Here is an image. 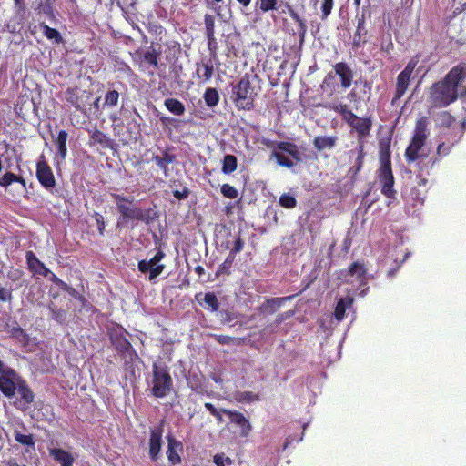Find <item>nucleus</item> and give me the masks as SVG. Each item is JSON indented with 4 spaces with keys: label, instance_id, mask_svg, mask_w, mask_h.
Returning <instances> with one entry per match:
<instances>
[{
    "label": "nucleus",
    "instance_id": "obj_50",
    "mask_svg": "<svg viewBox=\"0 0 466 466\" xmlns=\"http://www.w3.org/2000/svg\"><path fill=\"white\" fill-rule=\"evenodd\" d=\"M11 337L16 339L18 341L25 344L28 341V335L26 332L19 326L13 327L10 330Z\"/></svg>",
    "mask_w": 466,
    "mask_h": 466
},
{
    "label": "nucleus",
    "instance_id": "obj_7",
    "mask_svg": "<svg viewBox=\"0 0 466 466\" xmlns=\"http://www.w3.org/2000/svg\"><path fill=\"white\" fill-rule=\"evenodd\" d=\"M377 177L381 185V194L387 198H395L397 191L394 189L395 178L391 165L380 166L377 170Z\"/></svg>",
    "mask_w": 466,
    "mask_h": 466
},
{
    "label": "nucleus",
    "instance_id": "obj_63",
    "mask_svg": "<svg viewBox=\"0 0 466 466\" xmlns=\"http://www.w3.org/2000/svg\"><path fill=\"white\" fill-rule=\"evenodd\" d=\"M417 64H418V59H415V58L410 59L409 61V63L406 65L405 68L400 73L411 76Z\"/></svg>",
    "mask_w": 466,
    "mask_h": 466
},
{
    "label": "nucleus",
    "instance_id": "obj_21",
    "mask_svg": "<svg viewBox=\"0 0 466 466\" xmlns=\"http://www.w3.org/2000/svg\"><path fill=\"white\" fill-rule=\"evenodd\" d=\"M49 455L60 466H73L75 462L74 456L67 451L61 448H53L49 450Z\"/></svg>",
    "mask_w": 466,
    "mask_h": 466
},
{
    "label": "nucleus",
    "instance_id": "obj_52",
    "mask_svg": "<svg viewBox=\"0 0 466 466\" xmlns=\"http://www.w3.org/2000/svg\"><path fill=\"white\" fill-rule=\"evenodd\" d=\"M221 193L227 198H236L238 196V190L229 184H223L221 186Z\"/></svg>",
    "mask_w": 466,
    "mask_h": 466
},
{
    "label": "nucleus",
    "instance_id": "obj_56",
    "mask_svg": "<svg viewBox=\"0 0 466 466\" xmlns=\"http://www.w3.org/2000/svg\"><path fill=\"white\" fill-rule=\"evenodd\" d=\"M333 8V0H323L321 5V18L326 19Z\"/></svg>",
    "mask_w": 466,
    "mask_h": 466
},
{
    "label": "nucleus",
    "instance_id": "obj_51",
    "mask_svg": "<svg viewBox=\"0 0 466 466\" xmlns=\"http://www.w3.org/2000/svg\"><path fill=\"white\" fill-rule=\"evenodd\" d=\"M237 400L239 402L250 403L255 400H259V397L251 391H243L238 394Z\"/></svg>",
    "mask_w": 466,
    "mask_h": 466
},
{
    "label": "nucleus",
    "instance_id": "obj_4",
    "mask_svg": "<svg viewBox=\"0 0 466 466\" xmlns=\"http://www.w3.org/2000/svg\"><path fill=\"white\" fill-rule=\"evenodd\" d=\"M268 147L274 148L271 157H274L279 166L291 168L295 162L302 161V155L299 147L289 141H271L267 144Z\"/></svg>",
    "mask_w": 466,
    "mask_h": 466
},
{
    "label": "nucleus",
    "instance_id": "obj_33",
    "mask_svg": "<svg viewBox=\"0 0 466 466\" xmlns=\"http://www.w3.org/2000/svg\"><path fill=\"white\" fill-rule=\"evenodd\" d=\"M68 138V133L66 130H60L56 139H54V143L57 147V154L60 156L62 159L66 157L67 148H66V141Z\"/></svg>",
    "mask_w": 466,
    "mask_h": 466
},
{
    "label": "nucleus",
    "instance_id": "obj_5",
    "mask_svg": "<svg viewBox=\"0 0 466 466\" xmlns=\"http://www.w3.org/2000/svg\"><path fill=\"white\" fill-rule=\"evenodd\" d=\"M150 385L152 396L157 399L165 398L173 390V379L166 364L153 363Z\"/></svg>",
    "mask_w": 466,
    "mask_h": 466
},
{
    "label": "nucleus",
    "instance_id": "obj_24",
    "mask_svg": "<svg viewBox=\"0 0 466 466\" xmlns=\"http://www.w3.org/2000/svg\"><path fill=\"white\" fill-rule=\"evenodd\" d=\"M390 142V138H382L379 141L380 166L391 165Z\"/></svg>",
    "mask_w": 466,
    "mask_h": 466
},
{
    "label": "nucleus",
    "instance_id": "obj_19",
    "mask_svg": "<svg viewBox=\"0 0 466 466\" xmlns=\"http://www.w3.org/2000/svg\"><path fill=\"white\" fill-rule=\"evenodd\" d=\"M167 456L169 462L172 465L179 464L181 462V457L178 451L183 450V445L180 441H177L172 435L167 437Z\"/></svg>",
    "mask_w": 466,
    "mask_h": 466
},
{
    "label": "nucleus",
    "instance_id": "obj_53",
    "mask_svg": "<svg viewBox=\"0 0 466 466\" xmlns=\"http://www.w3.org/2000/svg\"><path fill=\"white\" fill-rule=\"evenodd\" d=\"M357 151H358V157H357L356 163H355L356 164L355 174H357L362 168V166H363V161H364V157H365L363 143L359 144V146L357 147Z\"/></svg>",
    "mask_w": 466,
    "mask_h": 466
},
{
    "label": "nucleus",
    "instance_id": "obj_6",
    "mask_svg": "<svg viewBox=\"0 0 466 466\" xmlns=\"http://www.w3.org/2000/svg\"><path fill=\"white\" fill-rule=\"evenodd\" d=\"M428 120L426 116L420 117L416 121L414 133L410 145L405 150V158L408 163L414 162L420 157H426L420 153L425 145L428 137Z\"/></svg>",
    "mask_w": 466,
    "mask_h": 466
},
{
    "label": "nucleus",
    "instance_id": "obj_22",
    "mask_svg": "<svg viewBox=\"0 0 466 466\" xmlns=\"http://www.w3.org/2000/svg\"><path fill=\"white\" fill-rule=\"evenodd\" d=\"M351 127L357 132L360 142L370 135L372 127L370 117H360L356 119Z\"/></svg>",
    "mask_w": 466,
    "mask_h": 466
},
{
    "label": "nucleus",
    "instance_id": "obj_45",
    "mask_svg": "<svg viewBox=\"0 0 466 466\" xmlns=\"http://www.w3.org/2000/svg\"><path fill=\"white\" fill-rule=\"evenodd\" d=\"M441 127H446V129L444 131H448L450 129L461 130L460 128L452 126L455 123L456 119L449 112H443L441 115Z\"/></svg>",
    "mask_w": 466,
    "mask_h": 466
},
{
    "label": "nucleus",
    "instance_id": "obj_3",
    "mask_svg": "<svg viewBox=\"0 0 466 466\" xmlns=\"http://www.w3.org/2000/svg\"><path fill=\"white\" fill-rule=\"evenodd\" d=\"M257 96L248 75L243 76L236 85L232 86L231 100L238 110H252Z\"/></svg>",
    "mask_w": 466,
    "mask_h": 466
},
{
    "label": "nucleus",
    "instance_id": "obj_32",
    "mask_svg": "<svg viewBox=\"0 0 466 466\" xmlns=\"http://www.w3.org/2000/svg\"><path fill=\"white\" fill-rule=\"evenodd\" d=\"M353 301V298L349 296L339 299V300L337 302L334 311V317L337 320L340 321L344 319L346 309L350 308Z\"/></svg>",
    "mask_w": 466,
    "mask_h": 466
},
{
    "label": "nucleus",
    "instance_id": "obj_8",
    "mask_svg": "<svg viewBox=\"0 0 466 466\" xmlns=\"http://www.w3.org/2000/svg\"><path fill=\"white\" fill-rule=\"evenodd\" d=\"M166 254L162 250L157 252L149 260H140L137 264L138 270L141 273L149 272L148 279L150 281L157 278L165 269V265L159 262L165 258Z\"/></svg>",
    "mask_w": 466,
    "mask_h": 466
},
{
    "label": "nucleus",
    "instance_id": "obj_27",
    "mask_svg": "<svg viewBox=\"0 0 466 466\" xmlns=\"http://www.w3.org/2000/svg\"><path fill=\"white\" fill-rule=\"evenodd\" d=\"M19 381L20 382L17 385L16 391L20 395L21 400L25 404L33 403L35 400V394L32 389L29 387L27 381L24 378L19 380Z\"/></svg>",
    "mask_w": 466,
    "mask_h": 466
},
{
    "label": "nucleus",
    "instance_id": "obj_42",
    "mask_svg": "<svg viewBox=\"0 0 466 466\" xmlns=\"http://www.w3.org/2000/svg\"><path fill=\"white\" fill-rule=\"evenodd\" d=\"M14 438L16 442L35 448V439L33 434H23L18 430H15L14 431Z\"/></svg>",
    "mask_w": 466,
    "mask_h": 466
},
{
    "label": "nucleus",
    "instance_id": "obj_9",
    "mask_svg": "<svg viewBox=\"0 0 466 466\" xmlns=\"http://www.w3.org/2000/svg\"><path fill=\"white\" fill-rule=\"evenodd\" d=\"M463 130L450 129L442 131L441 137L442 141L437 147V155L439 157L447 156L451 148L461 140Z\"/></svg>",
    "mask_w": 466,
    "mask_h": 466
},
{
    "label": "nucleus",
    "instance_id": "obj_10",
    "mask_svg": "<svg viewBox=\"0 0 466 466\" xmlns=\"http://www.w3.org/2000/svg\"><path fill=\"white\" fill-rule=\"evenodd\" d=\"M42 158L44 157L42 156ZM36 178L40 185L46 189H51L56 186V178L52 168L45 160H39L36 164Z\"/></svg>",
    "mask_w": 466,
    "mask_h": 466
},
{
    "label": "nucleus",
    "instance_id": "obj_35",
    "mask_svg": "<svg viewBox=\"0 0 466 466\" xmlns=\"http://www.w3.org/2000/svg\"><path fill=\"white\" fill-rule=\"evenodd\" d=\"M203 99L205 101L206 106L212 108L218 105L220 96L217 88L208 87L204 92Z\"/></svg>",
    "mask_w": 466,
    "mask_h": 466
},
{
    "label": "nucleus",
    "instance_id": "obj_20",
    "mask_svg": "<svg viewBox=\"0 0 466 466\" xmlns=\"http://www.w3.org/2000/svg\"><path fill=\"white\" fill-rule=\"evenodd\" d=\"M367 268L363 262L356 261L350 265L345 274V278L350 277L360 285L366 284Z\"/></svg>",
    "mask_w": 466,
    "mask_h": 466
},
{
    "label": "nucleus",
    "instance_id": "obj_59",
    "mask_svg": "<svg viewBox=\"0 0 466 466\" xmlns=\"http://www.w3.org/2000/svg\"><path fill=\"white\" fill-rule=\"evenodd\" d=\"M189 195H190V189L186 186H184L181 190H179V189L173 190V196L177 200L187 199Z\"/></svg>",
    "mask_w": 466,
    "mask_h": 466
},
{
    "label": "nucleus",
    "instance_id": "obj_54",
    "mask_svg": "<svg viewBox=\"0 0 466 466\" xmlns=\"http://www.w3.org/2000/svg\"><path fill=\"white\" fill-rule=\"evenodd\" d=\"M18 179V176L12 173V172H6L0 177V186L1 187H8L12 183L15 182Z\"/></svg>",
    "mask_w": 466,
    "mask_h": 466
},
{
    "label": "nucleus",
    "instance_id": "obj_2",
    "mask_svg": "<svg viewBox=\"0 0 466 466\" xmlns=\"http://www.w3.org/2000/svg\"><path fill=\"white\" fill-rule=\"evenodd\" d=\"M112 197L116 200V208L120 214L118 224L120 221L127 223L129 220H137L149 225L158 218V213L154 208H138L134 204L133 199L124 195L113 194Z\"/></svg>",
    "mask_w": 466,
    "mask_h": 466
},
{
    "label": "nucleus",
    "instance_id": "obj_36",
    "mask_svg": "<svg viewBox=\"0 0 466 466\" xmlns=\"http://www.w3.org/2000/svg\"><path fill=\"white\" fill-rule=\"evenodd\" d=\"M238 168V159L234 155L227 154L222 160V172L229 175Z\"/></svg>",
    "mask_w": 466,
    "mask_h": 466
},
{
    "label": "nucleus",
    "instance_id": "obj_58",
    "mask_svg": "<svg viewBox=\"0 0 466 466\" xmlns=\"http://www.w3.org/2000/svg\"><path fill=\"white\" fill-rule=\"evenodd\" d=\"M235 256H233L232 254H228V257L226 258V259L224 260V262L220 265L219 267V272H228L232 264L234 263L235 261Z\"/></svg>",
    "mask_w": 466,
    "mask_h": 466
},
{
    "label": "nucleus",
    "instance_id": "obj_43",
    "mask_svg": "<svg viewBox=\"0 0 466 466\" xmlns=\"http://www.w3.org/2000/svg\"><path fill=\"white\" fill-rule=\"evenodd\" d=\"M292 298L293 296L268 299L265 302V307L269 308V313H274L276 309L281 307L285 301L289 300Z\"/></svg>",
    "mask_w": 466,
    "mask_h": 466
},
{
    "label": "nucleus",
    "instance_id": "obj_44",
    "mask_svg": "<svg viewBox=\"0 0 466 466\" xmlns=\"http://www.w3.org/2000/svg\"><path fill=\"white\" fill-rule=\"evenodd\" d=\"M211 336L220 345H230L232 343L239 345L241 343L240 339L230 337L228 335L212 334Z\"/></svg>",
    "mask_w": 466,
    "mask_h": 466
},
{
    "label": "nucleus",
    "instance_id": "obj_12",
    "mask_svg": "<svg viewBox=\"0 0 466 466\" xmlns=\"http://www.w3.org/2000/svg\"><path fill=\"white\" fill-rule=\"evenodd\" d=\"M127 332L123 328L114 329L109 331V339L116 351L124 355L133 350L131 343L126 337Z\"/></svg>",
    "mask_w": 466,
    "mask_h": 466
},
{
    "label": "nucleus",
    "instance_id": "obj_15",
    "mask_svg": "<svg viewBox=\"0 0 466 466\" xmlns=\"http://www.w3.org/2000/svg\"><path fill=\"white\" fill-rule=\"evenodd\" d=\"M162 427H156L150 431L149 457L152 461H157L162 447Z\"/></svg>",
    "mask_w": 466,
    "mask_h": 466
},
{
    "label": "nucleus",
    "instance_id": "obj_47",
    "mask_svg": "<svg viewBox=\"0 0 466 466\" xmlns=\"http://www.w3.org/2000/svg\"><path fill=\"white\" fill-rule=\"evenodd\" d=\"M279 205L285 208H294L297 206V199L290 194H283L279 197Z\"/></svg>",
    "mask_w": 466,
    "mask_h": 466
},
{
    "label": "nucleus",
    "instance_id": "obj_48",
    "mask_svg": "<svg viewBox=\"0 0 466 466\" xmlns=\"http://www.w3.org/2000/svg\"><path fill=\"white\" fill-rule=\"evenodd\" d=\"M119 93L116 90H110L105 96L104 105L108 107H114L117 105Z\"/></svg>",
    "mask_w": 466,
    "mask_h": 466
},
{
    "label": "nucleus",
    "instance_id": "obj_40",
    "mask_svg": "<svg viewBox=\"0 0 466 466\" xmlns=\"http://www.w3.org/2000/svg\"><path fill=\"white\" fill-rule=\"evenodd\" d=\"M40 27L42 28L43 35L49 40H53L56 44H60L63 41V38L60 33L46 24H41Z\"/></svg>",
    "mask_w": 466,
    "mask_h": 466
},
{
    "label": "nucleus",
    "instance_id": "obj_38",
    "mask_svg": "<svg viewBox=\"0 0 466 466\" xmlns=\"http://www.w3.org/2000/svg\"><path fill=\"white\" fill-rule=\"evenodd\" d=\"M51 319L59 324H63L66 319V312L63 309H58L53 302L47 305Z\"/></svg>",
    "mask_w": 466,
    "mask_h": 466
},
{
    "label": "nucleus",
    "instance_id": "obj_26",
    "mask_svg": "<svg viewBox=\"0 0 466 466\" xmlns=\"http://www.w3.org/2000/svg\"><path fill=\"white\" fill-rule=\"evenodd\" d=\"M152 160L160 169L163 170L164 174L167 176L168 171V165L175 162L176 156L170 153L168 149H166L163 151L162 156L154 155L152 157Z\"/></svg>",
    "mask_w": 466,
    "mask_h": 466
},
{
    "label": "nucleus",
    "instance_id": "obj_14",
    "mask_svg": "<svg viewBox=\"0 0 466 466\" xmlns=\"http://www.w3.org/2000/svg\"><path fill=\"white\" fill-rule=\"evenodd\" d=\"M222 413L228 415L230 422L236 424L240 429V435L247 437L252 430V426L248 420L239 411L222 409Z\"/></svg>",
    "mask_w": 466,
    "mask_h": 466
},
{
    "label": "nucleus",
    "instance_id": "obj_18",
    "mask_svg": "<svg viewBox=\"0 0 466 466\" xmlns=\"http://www.w3.org/2000/svg\"><path fill=\"white\" fill-rule=\"evenodd\" d=\"M25 258L28 269L33 274L41 275L43 277H47L49 275L50 269L47 268L46 265L37 258L33 251H27L25 253Z\"/></svg>",
    "mask_w": 466,
    "mask_h": 466
},
{
    "label": "nucleus",
    "instance_id": "obj_11",
    "mask_svg": "<svg viewBox=\"0 0 466 466\" xmlns=\"http://www.w3.org/2000/svg\"><path fill=\"white\" fill-rule=\"evenodd\" d=\"M22 377L15 371H8L5 375L0 376V391L11 399L15 395L16 388Z\"/></svg>",
    "mask_w": 466,
    "mask_h": 466
},
{
    "label": "nucleus",
    "instance_id": "obj_37",
    "mask_svg": "<svg viewBox=\"0 0 466 466\" xmlns=\"http://www.w3.org/2000/svg\"><path fill=\"white\" fill-rule=\"evenodd\" d=\"M197 74L203 83L208 82L214 75V66L211 62L204 63L197 68Z\"/></svg>",
    "mask_w": 466,
    "mask_h": 466
},
{
    "label": "nucleus",
    "instance_id": "obj_46",
    "mask_svg": "<svg viewBox=\"0 0 466 466\" xmlns=\"http://www.w3.org/2000/svg\"><path fill=\"white\" fill-rule=\"evenodd\" d=\"M279 0H259L258 8L262 13L278 10Z\"/></svg>",
    "mask_w": 466,
    "mask_h": 466
},
{
    "label": "nucleus",
    "instance_id": "obj_16",
    "mask_svg": "<svg viewBox=\"0 0 466 466\" xmlns=\"http://www.w3.org/2000/svg\"><path fill=\"white\" fill-rule=\"evenodd\" d=\"M85 91L82 92L78 87H68L65 92V99L76 109L85 112Z\"/></svg>",
    "mask_w": 466,
    "mask_h": 466
},
{
    "label": "nucleus",
    "instance_id": "obj_62",
    "mask_svg": "<svg viewBox=\"0 0 466 466\" xmlns=\"http://www.w3.org/2000/svg\"><path fill=\"white\" fill-rule=\"evenodd\" d=\"M244 241L240 237H238L234 242L233 248L229 251L230 254L236 257V255L242 251L244 248Z\"/></svg>",
    "mask_w": 466,
    "mask_h": 466
},
{
    "label": "nucleus",
    "instance_id": "obj_34",
    "mask_svg": "<svg viewBox=\"0 0 466 466\" xmlns=\"http://www.w3.org/2000/svg\"><path fill=\"white\" fill-rule=\"evenodd\" d=\"M164 106L170 113L176 116H182L186 111L185 105L177 98L165 99Z\"/></svg>",
    "mask_w": 466,
    "mask_h": 466
},
{
    "label": "nucleus",
    "instance_id": "obj_31",
    "mask_svg": "<svg viewBox=\"0 0 466 466\" xmlns=\"http://www.w3.org/2000/svg\"><path fill=\"white\" fill-rule=\"evenodd\" d=\"M366 34L367 31L365 29V16L362 15L360 17H358L357 28L353 37V46L359 47L365 44L366 40L362 39V36L366 35Z\"/></svg>",
    "mask_w": 466,
    "mask_h": 466
},
{
    "label": "nucleus",
    "instance_id": "obj_64",
    "mask_svg": "<svg viewBox=\"0 0 466 466\" xmlns=\"http://www.w3.org/2000/svg\"><path fill=\"white\" fill-rule=\"evenodd\" d=\"M341 117L349 126L351 127L358 118V116L355 115L351 110H349L348 113Z\"/></svg>",
    "mask_w": 466,
    "mask_h": 466
},
{
    "label": "nucleus",
    "instance_id": "obj_41",
    "mask_svg": "<svg viewBox=\"0 0 466 466\" xmlns=\"http://www.w3.org/2000/svg\"><path fill=\"white\" fill-rule=\"evenodd\" d=\"M160 52L156 51L155 49L147 50L143 54V62L154 68L158 67Z\"/></svg>",
    "mask_w": 466,
    "mask_h": 466
},
{
    "label": "nucleus",
    "instance_id": "obj_28",
    "mask_svg": "<svg viewBox=\"0 0 466 466\" xmlns=\"http://www.w3.org/2000/svg\"><path fill=\"white\" fill-rule=\"evenodd\" d=\"M338 137L336 136H319L313 140V146L318 151L331 149L336 146Z\"/></svg>",
    "mask_w": 466,
    "mask_h": 466
},
{
    "label": "nucleus",
    "instance_id": "obj_61",
    "mask_svg": "<svg viewBox=\"0 0 466 466\" xmlns=\"http://www.w3.org/2000/svg\"><path fill=\"white\" fill-rule=\"evenodd\" d=\"M93 217L96 222L99 234L101 236L104 235V231H105V228H106L104 217L100 213H97V212H96Z\"/></svg>",
    "mask_w": 466,
    "mask_h": 466
},
{
    "label": "nucleus",
    "instance_id": "obj_30",
    "mask_svg": "<svg viewBox=\"0 0 466 466\" xmlns=\"http://www.w3.org/2000/svg\"><path fill=\"white\" fill-rule=\"evenodd\" d=\"M35 108V103L32 99L20 98L15 105V113L22 118H25L30 110Z\"/></svg>",
    "mask_w": 466,
    "mask_h": 466
},
{
    "label": "nucleus",
    "instance_id": "obj_29",
    "mask_svg": "<svg viewBox=\"0 0 466 466\" xmlns=\"http://www.w3.org/2000/svg\"><path fill=\"white\" fill-rule=\"evenodd\" d=\"M339 84L336 82L335 75L333 72H329L320 84L319 87L323 93L328 94L329 96H332L335 92H337L339 88Z\"/></svg>",
    "mask_w": 466,
    "mask_h": 466
},
{
    "label": "nucleus",
    "instance_id": "obj_55",
    "mask_svg": "<svg viewBox=\"0 0 466 466\" xmlns=\"http://www.w3.org/2000/svg\"><path fill=\"white\" fill-rule=\"evenodd\" d=\"M11 288H5L0 285V301L1 302H11L13 299Z\"/></svg>",
    "mask_w": 466,
    "mask_h": 466
},
{
    "label": "nucleus",
    "instance_id": "obj_57",
    "mask_svg": "<svg viewBox=\"0 0 466 466\" xmlns=\"http://www.w3.org/2000/svg\"><path fill=\"white\" fill-rule=\"evenodd\" d=\"M214 463L217 466H225V464H231L232 461L229 457H227L224 453H217L214 456Z\"/></svg>",
    "mask_w": 466,
    "mask_h": 466
},
{
    "label": "nucleus",
    "instance_id": "obj_39",
    "mask_svg": "<svg viewBox=\"0 0 466 466\" xmlns=\"http://www.w3.org/2000/svg\"><path fill=\"white\" fill-rule=\"evenodd\" d=\"M205 35L207 39L213 40L215 35V17L210 14L204 15Z\"/></svg>",
    "mask_w": 466,
    "mask_h": 466
},
{
    "label": "nucleus",
    "instance_id": "obj_17",
    "mask_svg": "<svg viewBox=\"0 0 466 466\" xmlns=\"http://www.w3.org/2000/svg\"><path fill=\"white\" fill-rule=\"evenodd\" d=\"M284 7L287 9V12L290 15V17L297 23L296 31H292L293 35H298L299 38V44L302 45L305 39L307 25L306 22L300 15L294 10V8L288 3L284 5Z\"/></svg>",
    "mask_w": 466,
    "mask_h": 466
},
{
    "label": "nucleus",
    "instance_id": "obj_23",
    "mask_svg": "<svg viewBox=\"0 0 466 466\" xmlns=\"http://www.w3.org/2000/svg\"><path fill=\"white\" fill-rule=\"evenodd\" d=\"M88 133L90 136V146L100 145L105 148H111L113 147V140L109 138L103 131L95 128L93 130H89Z\"/></svg>",
    "mask_w": 466,
    "mask_h": 466
},
{
    "label": "nucleus",
    "instance_id": "obj_49",
    "mask_svg": "<svg viewBox=\"0 0 466 466\" xmlns=\"http://www.w3.org/2000/svg\"><path fill=\"white\" fill-rule=\"evenodd\" d=\"M204 301L211 309L212 311L218 310L219 302L214 292L206 293L204 297Z\"/></svg>",
    "mask_w": 466,
    "mask_h": 466
},
{
    "label": "nucleus",
    "instance_id": "obj_60",
    "mask_svg": "<svg viewBox=\"0 0 466 466\" xmlns=\"http://www.w3.org/2000/svg\"><path fill=\"white\" fill-rule=\"evenodd\" d=\"M328 107L334 110L335 112L339 114L341 116L346 115L348 113V111L350 110L348 105L342 104V103L329 105Z\"/></svg>",
    "mask_w": 466,
    "mask_h": 466
},
{
    "label": "nucleus",
    "instance_id": "obj_1",
    "mask_svg": "<svg viewBox=\"0 0 466 466\" xmlns=\"http://www.w3.org/2000/svg\"><path fill=\"white\" fill-rule=\"evenodd\" d=\"M466 78V63L453 66L443 79L434 83L430 89L431 104L437 107H446L459 96L458 89Z\"/></svg>",
    "mask_w": 466,
    "mask_h": 466
},
{
    "label": "nucleus",
    "instance_id": "obj_13",
    "mask_svg": "<svg viewBox=\"0 0 466 466\" xmlns=\"http://www.w3.org/2000/svg\"><path fill=\"white\" fill-rule=\"evenodd\" d=\"M333 74L338 76L340 81V87L346 90L350 87L353 83L354 72L351 67L345 62H339L333 66Z\"/></svg>",
    "mask_w": 466,
    "mask_h": 466
},
{
    "label": "nucleus",
    "instance_id": "obj_25",
    "mask_svg": "<svg viewBox=\"0 0 466 466\" xmlns=\"http://www.w3.org/2000/svg\"><path fill=\"white\" fill-rule=\"evenodd\" d=\"M410 76H407L405 74L400 73L397 76V82H396V89L394 93V96L392 98V104H395L397 100L400 99L404 94L406 93L410 81Z\"/></svg>",
    "mask_w": 466,
    "mask_h": 466
}]
</instances>
